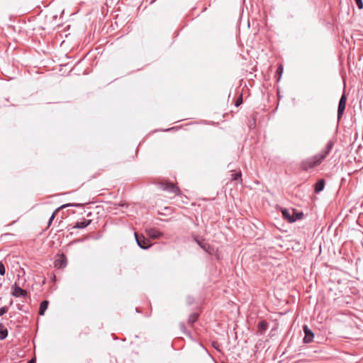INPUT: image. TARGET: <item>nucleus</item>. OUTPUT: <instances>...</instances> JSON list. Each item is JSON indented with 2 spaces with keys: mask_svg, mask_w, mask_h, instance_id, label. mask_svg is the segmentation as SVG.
Segmentation results:
<instances>
[{
  "mask_svg": "<svg viewBox=\"0 0 363 363\" xmlns=\"http://www.w3.org/2000/svg\"><path fill=\"white\" fill-rule=\"evenodd\" d=\"M319 164H320V163L314 155L313 157L303 160L301 163V168L304 171H308L309 169H312Z\"/></svg>",
  "mask_w": 363,
  "mask_h": 363,
  "instance_id": "nucleus-1",
  "label": "nucleus"
},
{
  "mask_svg": "<svg viewBox=\"0 0 363 363\" xmlns=\"http://www.w3.org/2000/svg\"><path fill=\"white\" fill-rule=\"evenodd\" d=\"M194 240L203 251L209 255H213L215 252L214 248L209 243L206 242L204 239L200 237H196Z\"/></svg>",
  "mask_w": 363,
  "mask_h": 363,
  "instance_id": "nucleus-2",
  "label": "nucleus"
},
{
  "mask_svg": "<svg viewBox=\"0 0 363 363\" xmlns=\"http://www.w3.org/2000/svg\"><path fill=\"white\" fill-rule=\"evenodd\" d=\"M159 185L160 188L163 191H167L169 193H172L176 195H179L180 194L179 189L172 183L161 182L160 183Z\"/></svg>",
  "mask_w": 363,
  "mask_h": 363,
  "instance_id": "nucleus-3",
  "label": "nucleus"
},
{
  "mask_svg": "<svg viewBox=\"0 0 363 363\" xmlns=\"http://www.w3.org/2000/svg\"><path fill=\"white\" fill-rule=\"evenodd\" d=\"M135 240L137 242L138 245L143 250H147L150 247H151V242L145 238L143 235H139L138 233H135L134 234Z\"/></svg>",
  "mask_w": 363,
  "mask_h": 363,
  "instance_id": "nucleus-4",
  "label": "nucleus"
},
{
  "mask_svg": "<svg viewBox=\"0 0 363 363\" xmlns=\"http://www.w3.org/2000/svg\"><path fill=\"white\" fill-rule=\"evenodd\" d=\"M54 264L57 269L65 268L67 265V257L64 254L57 255Z\"/></svg>",
  "mask_w": 363,
  "mask_h": 363,
  "instance_id": "nucleus-5",
  "label": "nucleus"
},
{
  "mask_svg": "<svg viewBox=\"0 0 363 363\" xmlns=\"http://www.w3.org/2000/svg\"><path fill=\"white\" fill-rule=\"evenodd\" d=\"M11 294L14 297H27L28 293L21 289L16 283L12 286Z\"/></svg>",
  "mask_w": 363,
  "mask_h": 363,
  "instance_id": "nucleus-6",
  "label": "nucleus"
},
{
  "mask_svg": "<svg viewBox=\"0 0 363 363\" xmlns=\"http://www.w3.org/2000/svg\"><path fill=\"white\" fill-rule=\"evenodd\" d=\"M347 98L345 94H343L339 101L338 103V108H337V118L338 120L342 118V116L344 113L346 106Z\"/></svg>",
  "mask_w": 363,
  "mask_h": 363,
  "instance_id": "nucleus-7",
  "label": "nucleus"
},
{
  "mask_svg": "<svg viewBox=\"0 0 363 363\" xmlns=\"http://www.w3.org/2000/svg\"><path fill=\"white\" fill-rule=\"evenodd\" d=\"M303 329L304 332L303 342L305 343H310L313 342L314 338V333L312 332V330L309 329L307 325H304Z\"/></svg>",
  "mask_w": 363,
  "mask_h": 363,
  "instance_id": "nucleus-8",
  "label": "nucleus"
},
{
  "mask_svg": "<svg viewBox=\"0 0 363 363\" xmlns=\"http://www.w3.org/2000/svg\"><path fill=\"white\" fill-rule=\"evenodd\" d=\"M145 232L147 235L152 239H158L162 236V233L156 228H147Z\"/></svg>",
  "mask_w": 363,
  "mask_h": 363,
  "instance_id": "nucleus-9",
  "label": "nucleus"
},
{
  "mask_svg": "<svg viewBox=\"0 0 363 363\" xmlns=\"http://www.w3.org/2000/svg\"><path fill=\"white\" fill-rule=\"evenodd\" d=\"M80 206V204H79V203H66V204H63V205H62L60 207H59L58 208H57V209L55 210V212H53V213H52V214L51 217H50V219H49L48 224L50 225V224L52 223V220H53V219L55 218V212H56V211H59L60 209H61V208H66V207H69V206L78 207V206Z\"/></svg>",
  "mask_w": 363,
  "mask_h": 363,
  "instance_id": "nucleus-10",
  "label": "nucleus"
},
{
  "mask_svg": "<svg viewBox=\"0 0 363 363\" xmlns=\"http://www.w3.org/2000/svg\"><path fill=\"white\" fill-rule=\"evenodd\" d=\"M91 220H85L84 219L82 221L77 222L73 226V228H79V229H83L87 227L89 225H90Z\"/></svg>",
  "mask_w": 363,
  "mask_h": 363,
  "instance_id": "nucleus-11",
  "label": "nucleus"
},
{
  "mask_svg": "<svg viewBox=\"0 0 363 363\" xmlns=\"http://www.w3.org/2000/svg\"><path fill=\"white\" fill-rule=\"evenodd\" d=\"M48 304L49 302L47 300H44L40 303L38 312L40 315H43L45 314V312L48 307Z\"/></svg>",
  "mask_w": 363,
  "mask_h": 363,
  "instance_id": "nucleus-12",
  "label": "nucleus"
},
{
  "mask_svg": "<svg viewBox=\"0 0 363 363\" xmlns=\"http://www.w3.org/2000/svg\"><path fill=\"white\" fill-rule=\"evenodd\" d=\"M325 186V181L324 179L318 180L315 184V193H320L322 191Z\"/></svg>",
  "mask_w": 363,
  "mask_h": 363,
  "instance_id": "nucleus-13",
  "label": "nucleus"
},
{
  "mask_svg": "<svg viewBox=\"0 0 363 363\" xmlns=\"http://www.w3.org/2000/svg\"><path fill=\"white\" fill-rule=\"evenodd\" d=\"M281 213L283 217L291 223V219H293L292 212L291 213V211L287 208H283L281 210Z\"/></svg>",
  "mask_w": 363,
  "mask_h": 363,
  "instance_id": "nucleus-14",
  "label": "nucleus"
},
{
  "mask_svg": "<svg viewBox=\"0 0 363 363\" xmlns=\"http://www.w3.org/2000/svg\"><path fill=\"white\" fill-rule=\"evenodd\" d=\"M292 216L293 219H291V223H294L298 220H301L303 217V212H296L294 209H292Z\"/></svg>",
  "mask_w": 363,
  "mask_h": 363,
  "instance_id": "nucleus-15",
  "label": "nucleus"
},
{
  "mask_svg": "<svg viewBox=\"0 0 363 363\" xmlns=\"http://www.w3.org/2000/svg\"><path fill=\"white\" fill-rule=\"evenodd\" d=\"M7 336L8 330L2 324H0V340H4Z\"/></svg>",
  "mask_w": 363,
  "mask_h": 363,
  "instance_id": "nucleus-16",
  "label": "nucleus"
},
{
  "mask_svg": "<svg viewBox=\"0 0 363 363\" xmlns=\"http://www.w3.org/2000/svg\"><path fill=\"white\" fill-rule=\"evenodd\" d=\"M328 154L323 150L320 151L318 154L315 155V156L318 159L320 163H321L327 157Z\"/></svg>",
  "mask_w": 363,
  "mask_h": 363,
  "instance_id": "nucleus-17",
  "label": "nucleus"
},
{
  "mask_svg": "<svg viewBox=\"0 0 363 363\" xmlns=\"http://www.w3.org/2000/svg\"><path fill=\"white\" fill-rule=\"evenodd\" d=\"M257 327L261 332H264L268 328V323L266 320H262L259 322Z\"/></svg>",
  "mask_w": 363,
  "mask_h": 363,
  "instance_id": "nucleus-18",
  "label": "nucleus"
},
{
  "mask_svg": "<svg viewBox=\"0 0 363 363\" xmlns=\"http://www.w3.org/2000/svg\"><path fill=\"white\" fill-rule=\"evenodd\" d=\"M198 317L199 315L197 313H194L190 314L188 318L189 323L193 324L194 323H195L197 320Z\"/></svg>",
  "mask_w": 363,
  "mask_h": 363,
  "instance_id": "nucleus-19",
  "label": "nucleus"
},
{
  "mask_svg": "<svg viewBox=\"0 0 363 363\" xmlns=\"http://www.w3.org/2000/svg\"><path fill=\"white\" fill-rule=\"evenodd\" d=\"M334 145V143L332 140H330L327 143L325 148L323 149L325 152H326L328 155L330 152L333 147Z\"/></svg>",
  "mask_w": 363,
  "mask_h": 363,
  "instance_id": "nucleus-20",
  "label": "nucleus"
},
{
  "mask_svg": "<svg viewBox=\"0 0 363 363\" xmlns=\"http://www.w3.org/2000/svg\"><path fill=\"white\" fill-rule=\"evenodd\" d=\"M242 176V174H241V172L239 171L238 172H235V173H233L231 174V179L235 181V180H238L239 178H240Z\"/></svg>",
  "mask_w": 363,
  "mask_h": 363,
  "instance_id": "nucleus-21",
  "label": "nucleus"
},
{
  "mask_svg": "<svg viewBox=\"0 0 363 363\" xmlns=\"http://www.w3.org/2000/svg\"><path fill=\"white\" fill-rule=\"evenodd\" d=\"M6 273L4 264L2 262H0V275L4 276Z\"/></svg>",
  "mask_w": 363,
  "mask_h": 363,
  "instance_id": "nucleus-22",
  "label": "nucleus"
},
{
  "mask_svg": "<svg viewBox=\"0 0 363 363\" xmlns=\"http://www.w3.org/2000/svg\"><path fill=\"white\" fill-rule=\"evenodd\" d=\"M357 6L359 9H363V1L362 0H354Z\"/></svg>",
  "mask_w": 363,
  "mask_h": 363,
  "instance_id": "nucleus-23",
  "label": "nucleus"
},
{
  "mask_svg": "<svg viewBox=\"0 0 363 363\" xmlns=\"http://www.w3.org/2000/svg\"><path fill=\"white\" fill-rule=\"evenodd\" d=\"M8 311V307L4 306L0 308V316L3 315L4 314L6 313Z\"/></svg>",
  "mask_w": 363,
  "mask_h": 363,
  "instance_id": "nucleus-24",
  "label": "nucleus"
},
{
  "mask_svg": "<svg viewBox=\"0 0 363 363\" xmlns=\"http://www.w3.org/2000/svg\"><path fill=\"white\" fill-rule=\"evenodd\" d=\"M242 103V95H240V97L237 99V101L235 104V106H239Z\"/></svg>",
  "mask_w": 363,
  "mask_h": 363,
  "instance_id": "nucleus-25",
  "label": "nucleus"
},
{
  "mask_svg": "<svg viewBox=\"0 0 363 363\" xmlns=\"http://www.w3.org/2000/svg\"><path fill=\"white\" fill-rule=\"evenodd\" d=\"M186 302H187V303H188L189 305H191V304H192V303L194 302V298H193L192 297H191V296H188V297L186 298Z\"/></svg>",
  "mask_w": 363,
  "mask_h": 363,
  "instance_id": "nucleus-26",
  "label": "nucleus"
},
{
  "mask_svg": "<svg viewBox=\"0 0 363 363\" xmlns=\"http://www.w3.org/2000/svg\"><path fill=\"white\" fill-rule=\"evenodd\" d=\"M283 72V67L281 65L279 66V67L277 68V74H279V75H281Z\"/></svg>",
  "mask_w": 363,
  "mask_h": 363,
  "instance_id": "nucleus-27",
  "label": "nucleus"
},
{
  "mask_svg": "<svg viewBox=\"0 0 363 363\" xmlns=\"http://www.w3.org/2000/svg\"><path fill=\"white\" fill-rule=\"evenodd\" d=\"M35 359H31L30 361H28L27 363H35Z\"/></svg>",
  "mask_w": 363,
  "mask_h": 363,
  "instance_id": "nucleus-28",
  "label": "nucleus"
},
{
  "mask_svg": "<svg viewBox=\"0 0 363 363\" xmlns=\"http://www.w3.org/2000/svg\"><path fill=\"white\" fill-rule=\"evenodd\" d=\"M18 308L19 311H22L23 310L21 307H19V304L18 305Z\"/></svg>",
  "mask_w": 363,
  "mask_h": 363,
  "instance_id": "nucleus-29",
  "label": "nucleus"
},
{
  "mask_svg": "<svg viewBox=\"0 0 363 363\" xmlns=\"http://www.w3.org/2000/svg\"><path fill=\"white\" fill-rule=\"evenodd\" d=\"M156 0H152L151 1L150 4H152L153 2H155Z\"/></svg>",
  "mask_w": 363,
  "mask_h": 363,
  "instance_id": "nucleus-30",
  "label": "nucleus"
}]
</instances>
